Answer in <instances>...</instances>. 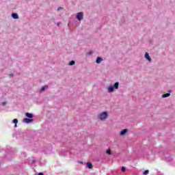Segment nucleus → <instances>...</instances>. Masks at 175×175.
<instances>
[{
  "mask_svg": "<svg viewBox=\"0 0 175 175\" xmlns=\"http://www.w3.org/2000/svg\"><path fill=\"white\" fill-rule=\"evenodd\" d=\"M23 122H25V124H31V122H33V119L26 118L23 119Z\"/></svg>",
  "mask_w": 175,
  "mask_h": 175,
  "instance_id": "20e7f679",
  "label": "nucleus"
},
{
  "mask_svg": "<svg viewBox=\"0 0 175 175\" xmlns=\"http://www.w3.org/2000/svg\"><path fill=\"white\" fill-rule=\"evenodd\" d=\"M38 175H44V174H43V172H40L38 173Z\"/></svg>",
  "mask_w": 175,
  "mask_h": 175,
  "instance_id": "412c9836",
  "label": "nucleus"
},
{
  "mask_svg": "<svg viewBox=\"0 0 175 175\" xmlns=\"http://www.w3.org/2000/svg\"><path fill=\"white\" fill-rule=\"evenodd\" d=\"M47 88H49L48 85H44L41 88V89L40 90V92H44L46 91V90H47Z\"/></svg>",
  "mask_w": 175,
  "mask_h": 175,
  "instance_id": "1a4fd4ad",
  "label": "nucleus"
},
{
  "mask_svg": "<svg viewBox=\"0 0 175 175\" xmlns=\"http://www.w3.org/2000/svg\"><path fill=\"white\" fill-rule=\"evenodd\" d=\"M127 133H128V129H124L120 131V136H124V135H126Z\"/></svg>",
  "mask_w": 175,
  "mask_h": 175,
  "instance_id": "423d86ee",
  "label": "nucleus"
},
{
  "mask_svg": "<svg viewBox=\"0 0 175 175\" xmlns=\"http://www.w3.org/2000/svg\"><path fill=\"white\" fill-rule=\"evenodd\" d=\"M1 106H6V105H8V102L4 101L3 103H1Z\"/></svg>",
  "mask_w": 175,
  "mask_h": 175,
  "instance_id": "f3484780",
  "label": "nucleus"
},
{
  "mask_svg": "<svg viewBox=\"0 0 175 175\" xmlns=\"http://www.w3.org/2000/svg\"><path fill=\"white\" fill-rule=\"evenodd\" d=\"M145 58L147 59V61H149V62H151V57H150V54L148 53H145Z\"/></svg>",
  "mask_w": 175,
  "mask_h": 175,
  "instance_id": "6e6552de",
  "label": "nucleus"
},
{
  "mask_svg": "<svg viewBox=\"0 0 175 175\" xmlns=\"http://www.w3.org/2000/svg\"><path fill=\"white\" fill-rule=\"evenodd\" d=\"M31 163H35V162H36V161H35V159H31Z\"/></svg>",
  "mask_w": 175,
  "mask_h": 175,
  "instance_id": "aec40b11",
  "label": "nucleus"
},
{
  "mask_svg": "<svg viewBox=\"0 0 175 175\" xmlns=\"http://www.w3.org/2000/svg\"><path fill=\"white\" fill-rule=\"evenodd\" d=\"M10 77H13V74H10Z\"/></svg>",
  "mask_w": 175,
  "mask_h": 175,
  "instance_id": "b1692460",
  "label": "nucleus"
},
{
  "mask_svg": "<svg viewBox=\"0 0 175 175\" xmlns=\"http://www.w3.org/2000/svg\"><path fill=\"white\" fill-rule=\"evenodd\" d=\"M103 61V59L101 57H98L96 59V64H100Z\"/></svg>",
  "mask_w": 175,
  "mask_h": 175,
  "instance_id": "9d476101",
  "label": "nucleus"
},
{
  "mask_svg": "<svg viewBox=\"0 0 175 175\" xmlns=\"http://www.w3.org/2000/svg\"><path fill=\"white\" fill-rule=\"evenodd\" d=\"M120 85L119 82H116L113 85H110L107 88V91L109 93L114 92V90H118V87Z\"/></svg>",
  "mask_w": 175,
  "mask_h": 175,
  "instance_id": "f257e3e1",
  "label": "nucleus"
},
{
  "mask_svg": "<svg viewBox=\"0 0 175 175\" xmlns=\"http://www.w3.org/2000/svg\"><path fill=\"white\" fill-rule=\"evenodd\" d=\"M61 25V22L57 23V27H59Z\"/></svg>",
  "mask_w": 175,
  "mask_h": 175,
  "instance_id": "4be33fe9",
  "label": "nucleus"
},
{
  "mask_svg": "<svg viewBox=\"0 0 175 175\" xmlns=\"http://www.w3.org/2000/svg\"><path fill=\"white\" fill-rule=\"evenodd\" d=\"M108 117H109V113H107V111H103L98 115V118L101 121H103V120H106V118H107Z\"/></svg>",
  "mask_w": 175,
  "mask_h": 175,
  "instance_id": "f03ea898",
  "label": "nucleus"
},
{
  "mask_svg": "<svg viewBox=\"0 0 175 175\" xmlns=\"http://www.w3.org/2000/svg\"><path fill=\"white\" fill-rule=\"evenodd\" d=\"M83 17H84V14L83 12H78L76 15V18L78 19L79 21H81Z\"/></svg>",
  "mask_w": 175,
  "mask_h": 175,
  "instance_id": "7ed1b4c3",
  "label": "nucleus"
},
{
  "mask_svg": "<svg viewBox=\"0 0 175 175\" xmlns=\"http://www.w3.org/2000/svg\"><path fill=\"white\" fill-rule=\"evenodd\" d=\"M68 154H70L69 151H67V153H66L65 155H68Z\"/></svg>",
  "mask_w": 175,
  "mask_h": 175,
  "instance_id": "a878e982",
  "label": "nucleus"
},
{
  "mask_svg": "<svg viewBox=\"0 0 175 175\" xmlns=\"http://www.w3.org/2000/svg\"><path fill=\"white\" fill-rule=\"evenodd\" d=\"M75 64H76V62H75V60H71V61L69 62L70 66H73V65H75Z\"/></svg>",
  "mask_w": 175,
  "mask_h": 175,
  "instance_id": "ddd939ff",
  "label": "nucleus"
},
{
  "mask_svg": "<svg viewBox=\"0 0 175 175\" xmlns=\"http://www.w3.org/2000/svg\"><path fill=\"white\" fill-rule=\"evenodd\" d=\"M14 128H17V124H14Z\"/></svg>",
  "mask_w": 175,
  "mask_h": 175,
  "instance_id": "393cba45",
  "label": "nucleus"
},
{
  "mask_svg": "<svg viewBox=\"0 0 175 175\" xmlns=\"http://www.w3.org/2000/svg\"><path fill=\"white\" fill-rule=\"evenodd\" d=\"M148 173H150V171L148 170H145L144 172H143V174L144 175H147L148 174Z\"/></svg>",
  "mask_w": 175,
  "mask_h": 175,
  "instance_id": "2eb2a0df",
  "label": "nucleus"
},
{
  "mask_svg": "<svg viewBox=\"0 0 175 175\" xmlns=\"http://www.w3.org/2000/svg\"><path fill=\"white\" fill-rule=\"evenodd\" d=\"M88 54V55H91L92 53L91 52H89Z\"/></svg>",
  "mask_w": 175,
  "mask_h": 175,
  "instance_id": "5701e85b",
  "label": "nucleus"
},
{
  "mask_svg": "<svg viewBox=\"0 0 175 175\" xmlns=\"http://www.w3.org/2000/svg\"><path fill=\"white\" fill-rule=\"evenodd\" d=\"M25 117H27V118H30V119L33 118V113H31L29 112L25 113Z\"/></svg>",
  "mask_w": 175,
  "mask_h": 175,
  "instance_id": "39448f33",
  "label": "nucleus"
},
{
  "mask_svg": "<svg viewBox=\"0 0 175 175\" xmlns=\"http://www.w3.org/2000/svg\"><path fill=\"white\" fill-rule=\"evenodd\" d=\"M12 17L14 18V20H18V13H12Z\"/></svg>",
  "mask_w": 175,
  "mask_h": 175,
  "instance_id": "0eeeda50",
  "label": "nucleus"
},
{
  "mask_svg": "<svg viewBox=\"0 0 175 175\" xmlns=\"http://www.w3.org/2000/svg\"><path fill=\"white\" fill-rule=\"evenodd\" d=\"M106 153L108 154V155H111V150L110 148L107 149L106 150Z\"/></svg>",
  "mask_w": 175,
  "mask_h": 175,
  "instance_id": "4468645a",
  "label": "nucleus"
},
{
  "mask_svg": "<svg viewBox=\"0 0 175 175\" xmlns=\"http://www.w3.org/2000/svg\"><path fill=\"white\" fill-rule=\"evenodd\" d=\"M12 122H13V124H18V120H17V119H14V120H12Z\"/></svg>",
  "mask_w": 175,
  "mask_h": 175,
  "instance_id": "dca6fc26",
  "label": "nucleus"
},
{
  "mask_svg": "<svg viewBox=\"0 0 175 175\" xmlns=\"http://www.w3.org/2000/svg\"><path fill=\"white\" fill-rule=\"evenodd\" d=\"M126 170L125 167H122V172H126Z\"/></svg>",
  "mask_w": 175,
  "mask_h": 175,
  "instance_id": "a211bd4d",
  "label": "nucleus"
},
{
  "mask_svg": "<svg viewBox=\"0 0 175 175\" xmlns=\"http://www.w3.org/2000/svg\"><path fill=\"white\" fill-rule=\"evenodd\" d=\"M62 7H59L58 8H57V10H58V12H59V10H62Z\"/></svg>",
  "mask_w": 175,
  "mask_h": 175,
  "instance_id": "6ab92c4d",
  "label": "nucleus"
},
{
  "mask_svg": "<svg viewBox=\"0 0 175 175\" xmlns=\"http://www.w3.org/2000/svg\"><path fill=\"white\" fill-rule=\"evenodd\" d=\"M170 96V93H166L162 95V98H169Z\"/></svg>",
  "mask_w": 175,
  "mask_h": 175,
  "instance_id": "f8f14e48",
  "label": "nucleus"
},
{
  "mask_svg": "<svg viewBox=\"0 0 175 175\" xmlns=\"http://www.w3.org/2000/svg\"><path fill=\"white\" fill-rule=\"evenodd\" d=\"M86 166H87V167H88V169H92V167H94V166L92 165V163H87Z\"/></svg>",
  "mask_w": 175,
  "mask_h": 175,
  "instance_id": "9b49d317",
  "label": "nucleus"
}]
</instances>
